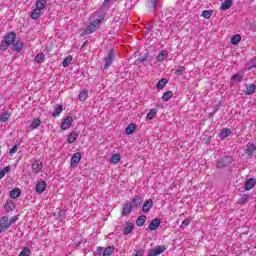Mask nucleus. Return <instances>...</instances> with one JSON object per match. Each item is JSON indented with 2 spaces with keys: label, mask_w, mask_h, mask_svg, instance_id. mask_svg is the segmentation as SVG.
I'll list each match as a JSON object with an SVG mask.
<instances>
[{
  "label": "nucleus",
  "mask_w": 256,
  "mask_h": 256,
  "mask_svg": "<svg viewBox=\"0 0 256 256\" xmlns=\"http://www.w3.org/2000/svg\"><path fill=\"white\" fill-rule=\"evenodd\" d=\"M41 125V119L35 118L30 124L31 129H37Z\"/></svg>",
  "instance_id": "38"
},
{
  "label": "nucleus",
  "mask_w": 256,
  "mask_h": 256,
  "mask_svg": "<svg viewBox=\"0 0 256 256\" xmlns=\"http://www.w3.org/2000/svg\"><path fill=\"white\" fill-rule=\"evenodd\" d=\"M45 59V54L43 53H40V54H37L34 58V62L35 63H41V61H43Z\"/></svg>",
  "instance_id": "42"
},
{
  "label": "nucleus",
  "mask_w": 256,
  "mask_h": 256,
  "mask_svg": "<svg viewBox=\"0 0 256 256\" xmlns=\"http://www.w3.org/2000/svg\"><path fill=\"white\" fill-rule=\"evenodd\" d=\"M101 251H103V247H98L97 253H101Z\"/></svg>",
  "instance_id": "55"
},
{
  "label": "nucleus",
  "mask_w": 256,
  "mask_h": 256,
  "mask_svg": "<svg viewBox=\"0 0 256 256\" xmlns=\"http://www.w3.org/2000/svg\"><path fill=\"white\" fill-rule=\"evenodd\" d=\"M231 81H235L236 83H241V81H243V75L235 74L232 76Z\"/></svg>",
  "instance_id": "40"
},
{
  "label": "nucleus",
  "mask_w": 256,
  "mask_h": 256,
  "mask_svg": "<svg viewBox=\"0 0 256 256\" xmlns=\"http://www.w3.org/2000/svg\"><path fill=\"white\" fill-rule=\"evenodd\" d=\"M134 229L133 224H129L124 228V235H129Z\"/></svg>",
  "instance_id": "44"
},
{
  "label": "nucleus",
  "mask_w": 256,
  "mask_h": 256,
  "mask_svg": "<svg viewBox=\"0 0 256 256\" xmlns=\"http://www.w3.org/2000/svg\"><path fill=\"white\" fill-rule=\"evenodd\" d=\"M0 155H1V148H0Z\"/></svg>",
  "instance_id": "59"
},
{
  "label": "nucleus",
  "mask_w": 256,
  "mask_h": 256,
  "mask_svg": "<svg viewBox=\"0 0 256 256\" xmlns=\"http://www.w3.org/2000/svg\"><path fill=\"white\" fill-rule=\"evenodd\" d=\"M231 135V129L226 128V129H222V131L220 132V139H227V137H229Z\"/></svg>",
  "instance_id": "27"
},
{
  "label": "nucleus",
  "mask_w": 256,
  "mask_h": 256,
  "mask_svg": "<svg viewBox=\"0 0 256 256\" xmlns=\"http://www.w3.org/2000/svg\"><path fill=\"white\" fill-rule=\"evenodd\" d=\"M47 5V0H37L36 2V9L43 11Z\"/></svg>",
  "instance_id": "24"
},
{
  "label": "nucleus",
  "mask_w": 256,
  "mask_h": 256,
  "mask_svg": "<svg viewBox=\"0 0 256 256\" xmlns=\"http://www.w3.org/2000/svg\"><path fill=\"white\" fill-rule=\"evenodd\" d=\"M78 137H79V134L77 132H71L68 135L67 141L68 143H73L74 141H77Z\"/></svg>",
  "instance_id": "29"
},
{
  "label": "nucleus",
  "mask_w": 256,
  "mask_h": 256,
  "mask_svg": "<svg viewBox=\"0 0 256 256\" xmlns=\"http://www.w3.org/2000/svg\"><path fill=\"white\" fill-rule=\"evenodd\" d=\"M152 207H153V200L152 199L146 200L142 207L143 213H149Z\"/></svg>",
  "instance_id": "14"
},
{
  "label": "nucleus",
  "mask_w": 256,
  "mask_h": 256,
  "mask_svg": "<svg viewBox=\"0 0 256 256\" xmlns=\"http://www.w3.org/2000/svg\"><path fill=\"white\" fill-rule=\"evenodd\" d=\"M159 225H161V219L159 218H155L153 219L149 225H148V229L150 231H157V229L159 228Z\"/></svg>",
  "instance_id": "7"
},
{
  "label": "nucleus",
  "mask_w": 256,
  "mask_h": 256,
  "mask_svg": "<svg viewBox=\"0 0 256 256\" xmlns=\"http://www.w3.org/2000/svg\"><path fill=\"white\" fill-rule=\"evenodd\" d=\"M79 163H81V154L79 152H76L71 157L70 167H77Z\"/></svg>",
  "instance_id": "4"
},
{
  "label": "nucleus",
  "mask_w": 256,
  "mask_h": 256,
  "mask_svg": "<svg viewBox=\"0 0 256 256\" xmlns=\"http://www.w3.org/2000/svg\"><path fill=\"white\" fill-rule=\"evenodd\" d=\"M94 15H99V11L94 12Z\"/></svg>",
  "instance_id": "56"
},
{
  "label": "nucleus",
  "mask_w": 256,
  "mask_h": 256,
  "mask_svg": "<svg viewBox=\"0 0 256 256\" xmlns=\"http://www.w3.org/2000/svg\"><path fill=\"white\" fill-rule=\"evenodd\" d=\"M45 189H47V183L45 181H40L36 184V193H44Z\"/></svg>",
  "instance_id": "13"
},
{
  "label": "nucleus",
  "mask_w": 256,
  "mask_h": 256,
  "mask_svg": "<svg viewBox=\"0 0 256 256\" xmlns=\"http://www.w3.org/2000/svg\"><path fill=\"white\" fill-rule=\"evenodd\" d=\"M63 111V105L57 104L56 108L52 112V117H59Z\"/></svg>",
  "instance_id": "22"
},
{
  "label": "nucleus",
  "mask_w": 256,
  "mask_h": 256,
  "mask_svg": "<svg viewBox=\"0 0 256 256\" xmlns=\"http://www.w3.org/2000/svg\"><path fill=\"white\" fill-rule=\"evenodd\" d=\"M161 253H165V246H158L154 250L149 251L147 256H157L161 255Z\"/></svg>",
  "instance_id": "11"
},
{
  "label": "nucleus",
  "mask_w": 256,
  "mask_h": 256,
  "mask_svg": "<svg viewBox=\"0 0 256 256\" xmlns=\"http://www.w3.org/2000/svg\"><path fill=\"white\" fill-rule=\"evenodd\" d=\"M202 17L204 19H211V17H213V10H204L202 12Z\"/></svg>",
  "instance_id": "36"
},
{
  "label": "nucleus",
  "mask_w": 256,
  "mask_h": 256,
  "mask_svg": "<svg viewBox=\"0 0 256 256\" xmlns=\"http://www.w3.org/2000/svg\"><path fill=\"white\" fill-rule=\"evenodd\" d=\"M73 61V56H67L63 62L62 65L63 67H69V65H71V62Z\"/></svg>",
  "instance_id": "39"
},
{
  "label": "nucleus",
  "mask_w": 256,
  "mask_h": 256,
  "mask_svg": "<svg viewBox=\"0 0 256 256\" xmlns=\"http://www.w3.org/2000/svg\"><path fill=\"white\" fill-rule=\"evenodd\" d=\"M189 223H191V220H189L188 218L184 219V221L180 225L181 229H185V227H188Z\"/></svg>",
  "instance_id": "47"
},
{
  "label": "nucleus",
  "mask_w": 256,
  "mask_h": 256,
  "mask_svg": "<svg viewBox=\"0 0 256 256\" xmlns=\"http://www.w3.org/2000/svg\"><path fill=\"white\" fill-rule=\"evenodd\" d=\"M15 221H16V218H11V220L9 221L10 225H13V223H15Z\"/></svg>",
  "instance_id": "54"
},
{
  "label": "nucleus",
  "mask_w": 256,
  "mask_h": 256,
  "mask_svg": "<svg viewBox=\"0 0 256 256\" xmlns=\"http://www.w3.org/2000/svg\"><path fill=\"white\" fill-rule=\"evenodd\" d=\"M17 39V34L15 32H8L0 44V51H7L10 45L15 43Z\"/></svg>",
  "instance_id": "2"
},
{
  "label": "nucleus",
  "mask_w": 256,
  "mask_h": 256,
  "mask_svg": "<svg viewBox=\"0 0 256 256\" xmlns=\"http://www.w3.org/2000/svg\"><path fill=\"white\" fill-rule=\"evenodd\" d=\"M252 69H256V63H255L253 66H250V67L248 68V71H251Z\"/></svg>",
  "instance_id": "53"
},
{
  "label": "nucleus",
  "mask_w": 256,
  "mask_h": 256,
  "mask_svg": "<svg viewBox=\"0 0 256 256\" xmlns=\"http://www.w3.org/2000/svg\"><path fill=\"white\" fill-rule=\"evenodd\" d=\"M10 169L11 168L9 166H7L0 171V180L3 179V177H5V175H7V173H9Z\"/></svg>",
  "instance_id": "43"
},
{
  "label": "nucleus",
  "mask_w": 256,
  "mask_h": 256,
  "mask_svg": "<svg viewBox=\"0 0 256 256\" xmlns=\"http://www.w3.org/2000/svg\"><path fill=\"white\" fill-rule=\"evenodd\" d=\"M169 53L167 50H162L156 57L157 61H165L166 57H168Z\"/></svg>",
  "instance_id": "26"
},
{
  "label": "nucleus",
  "mask_w": 256,
  "mask_h": 256,
  "mask_svg": "<svg viewBox=\"0 0 256 256\" xmlns=\"http://www.w3.org/2000/svg\"><path fill=\"white\" fill-rule=\"evenodd\" d=\"M156 116H157V109L152 108L147 114L146 119H148V121H152V119H155Z\"/></svg>",
  "instance_id": "28"
},
{
  "label": "nucleus",
  "mask_w": 256,
  "mask_h": 256,
  "mask_svg": "<svg viewBox=\"0 0 256 256\" xmlns=\"http://www.w3.org/2000/svg\"><path fill=\"white\" fill-rule=\"evenodd\" d=\"M117 55V52L115 50H110L107 57H106V62L104 64V70H107V68L110 66V65H113V60L115 59Z\"/></svg>",
  "instance_id": "3"
},
{
  "label": "nucleus",
  "mask_w": 256,
  "mask_h": 256,
  "mask_svg": "<svg viewBox=\"0 0 256 256\" xmlns=\"http://www.w3.org/2000/svg\"><path fill=\"white\" fill-rule=\"evenodd\" d=\"M183 73H185V66H179L175 70V75H183Z\"/></svg>",
  "instance_id": "45"
},
{
  "label": "nucleus",
  "mask_w": 256,
  "mask_h": 256,
  "mask_svg": "<svg viewBox=\"0 0 256 256\" xmlns=\"http://www.w3.org/2000/svg\"><path fill=\"white\" fill-rule=\"evenodd\" d=\"M0 233H3V230L0 228Z\"/></svg>",
  "instance_id": "58"
},
{
  "label": "nucleus",
  "mask_w": 256,
  "mask_h": 256,
  "mask_svg": "<svg viewBox=\"0 0 256 256\" xmlns=\"http://www.w3.org/2000/svg\"><path fill=\"white\" fill-rule=\"evenodd\" d=\"M233 5V0H225L220 8L222 9V11H227L228 9H231V6Z\"/></svg>",
  "instance_id": "19"
},
{
  "label": "nucleus",
  "mask_w": 256,
  "mask_h": 256,
  "mask_svg": "<svg viewBox=\"0 0 256 256\" xmlns=\"http://www.w3.org/2000/svg\"><path fill=\"white\" fill-rule=\"evenodd\" d=\"M132 209H133V203L126 202L122 207V215H124V217H127V215L131 213Z\"/></svg>",
  "instance_id": "9"
},
{
  "label": "nucleus",
  "mask_w": 256,
  "mask_h": 256,
  "mask_svg": "<svg viewBox=\"0 0 256 256\" xmlns=\"http://www.w3.org/2000/svg\"><path fill=\"white\" fill-rule=\"evenodd\" d=\"M19 150V145L15 144L9 151V155H15L17 151Z\"/></svg>",
  "instance_id": "46"
},
{
  "label": "nucleus",
  "mask_w": 256,
  "mask_h": 256,
  "mask_svg": "<svg viewBox=\"0 0 256 256\" xmlns=\"http://www.w3.org/2000/svg\"><path fill=\"white\" fill-rule=\"evenodd\" d=\"M87 97H89V92L87 90H82L78 95V99L82 103H85L87 101Z\"/></svg>",
  "instance_id": "18"
},
{
  "label": "nucleus",
  "mask_w": 256,
  "mask_h": 256,
  "mask_svg": "<svg viewBox=\"0 0 256 256\" xmlns=\"http://www.w3.org/2000/svg\"><path fill=\"white\" fill-rule=\"evenodd\" d=\"M29 255H31V249L29 247H24L19 254V256H29Z\"/></svg>",
  "instance_id": "41"
},
{
  "label": "nucleus",
  "mask_w": 256,
  "mask_h": 256,
  "mask_svg": "<svg viewBox=\"0 0 256 256\" xmlns=\"http://www.w3.org/2000/svg\"><path fill=\"white\" fill-rule=\"evenodd\" d=\"M9 227H11V222H9V218H7L6 216L2 217V219L0 220V229L2 231H7Z\"/></svg>",
  "instance_id": "6"
},
{
  "label": "nucleus",
  "mask_w": 256,
  "mask_h": 256,
  "mask_svg": "<svg viewBox=\"0 0 256 256\" xmlns=\"http://www.w3.org/2000/svg\"><path fill=\"white\" fill-rule=\"evenodd\" d=\"M4 209H6L7 211H13V209H15V203H13V201L11 200L7 201Z\"/></svg>",
  "instance_id": "35"
},
{
  "label": "nucleus",
  "mask_w": 256,
  "mask_h": 256,
  "mask_svg": "<svg viewBox=\"0 0 256 256\" xmlns=\"http://www.w3.org/2000/svg\"><path fill=\"white\" fill-rule=\"evenodd\" d=\"M136 130H137V125H135L134 123H131L126 128V135H133Z\"/></svg>",
  "instance_id": "21"
},
{
  "label": "nucleus",
  "mask_w": 256,
  "mask_h": 256,
  "mask_svg": "<svg viewBox=\"0 0 256 256\" xmlns=\"http://www.w3.org/2000/svg\"><path fill=\"white\" fill-rule=\"evenodd\" d=\"M239 43H241V35L236 34V35L232 36L231 44L232 45H239Z\"/></svg>",
  "instance_id": "34"
},
{
  "label": "nucleus",
  "mask_w": 256,
  "mask_h": 256,
  "mask_svg": "<svg viewBox=\"0 0 256 256\" xmlns=\"http://www.w3.org/2000/svg\"><path fill=\"white\" fill-rule=\"evenodd\" d=\"M247 199H249V196H247V194H243L242 201H247Z\"/></svg>",
  "instance_id": "52"
},
{
  "label": "nucleus",
  "mask_w": 256,
  "mask_h": 256,
  "mask_svg": "<svg viewBox=\"0 0 256 256\" xmlns=\"http://www.w3.org/2000/svg\"><path fill=\"white\" fill-rule=\"evenodd\" d=\"M256 91V85L255 84H250L249 86L246 87V95H253Z\"/></svg>",
  "instance_id": "32"
},
{
  "label": "nucleus",
  "mask_w": 256,
  "mask_h": 256,
  "mask_svg": "<svg viewBox=\"0 0 256 256\" xmlns=\"http://www.w3.org/2000/svg\"><path fill=\"white\" fill-rule=\"evenodd\" d=\"M133 203H134L135 207H139V205H141V199L134 198L133 199Z\"/></svg>",
  "instance_id": "48"
},
{
  "label": "nucleus",
  "mask_w": 256,
  "mask_h": 256,
  "mask_svg": "<svg viewBox=\"0 0 256 256\" xmlns=\"http://www.w3.org/2000/svg\"><path fill=\"white\" fill-rule=\"evenodd\" d=\"M11 119V112L6 111L0 115V123H7Z\"/></svg>",
  "instance_id": "16"
},
{
  "label": "nucleus",
  "mask_w": 256,
  "mask_h": 256,
  "mask_svg": "<svg viewBox=\"0 0 256 256\" xmlns=\"http://www.w3.org/2000/svg\"><path fill=\"white\" fill-rule=\"evenodd\" d=\"M256 151V146L253 143H248L246 145V150H245V154L247 155V157H251Z\"/></svg>",
  "instance_id": "10"
},
{
  "label": "nucleus",
  "mask_w": 256,
  "mask_h": 256,
  "mask_svg": "<svg viewBox=\"0 0 256 256\" xmlns=\"http://www.w3.org/2000/svg\"><path fill=\"white\" fill-rule=\"evenodd\" d=\"M138 61L139 63H145V61H147V57L140 58Z\"/></svg>",
  "instance_id": "51"
},
{
  "label": "nucleus",
  "mask_w": 256,
  "mask_h": 256,
  "mask_svg": "<svg viewBox=\"0 0 256 256\" xmlns=\"http://www.w3.org/2000/svg\"><path fill=\"white\" fill-rule=\"evenodd\" d=\"M72 123H73V118L71 116L66 117L61 123V129L63 131H67V129L71 127Z\"/></svg>",
  "instance_id": "5"
},
{
  "label": "nucleus",
  "mask_w": 256,
  "mask_h": 256,
  "mask_svg": "<svg viewBox=\"0 0 256 256\" xmlns=\"http://www.w3.org/2000/svg\"><path fill=\"white\" fill-rule=\"evenodd\" d=\"M168 83V81H167V79H165V78H162V79H160L159 81H158V83H157V85H156V87H157V89H163L164 87H165V85Z\"/></svg>",
  "instance_id": "37"
},
{
  "label": "nucleus",
  "mask_w": 256,
  "mask_h": 256,
  "mask_svg": "<svg viewBox=\"0 0 256 256\" xmlns=\"http://www.w3.org/2000/svg\"><path fill=\"white\" fill-rule=\"evenodd\" d=\"M255 184H256L255 178L248 179L244 184L245 191H251V189H253V187H255Z\"/></svg>",
  "instance_id": "12"
},
{
  "label": "nucleus",
  "mask_w": 256,
  "mask_h": 256,
  "mask_svg": "<svg viewBox=\"0 0 256 256\" xmlns=\"http://www.w3.org/2000/svg\"><path fill=\"white\" fill-rule=\"evenodd\" d=\"M13 51H16V53H19V51H21L23 49V43H21L20 41H14L13 44Z\"/></svg>",
  "instance_id": "25"
},
{
  "label": "nucleus",
  "mask_w": 256,
  "mask_h": 256,
  "mask_svg": "<svg viewBox=\"0 0 256 256\" xmlns=\"http://www.w3.org/2000/svg\"><path fill=\"white\" fill-rule=\"evenodd\" d=\"M230 163H231V157L228 156L225 159L218 161L217 167L219 169H223V167H227V165H229Z\"/></svg>",
  "instance_id": "15"
},
{
  "label": "nucleus",
  "mask_w": 256,
  "mask_h": 256,
  "mask_svg": "<svg viewBox=\"0 0 256 256\" xmlns=\"http://www.w3.org/2000/svg\"><path fill=\"white\" fill-rule=\"evenodd\" d=\"M30 17L33 19V21H37V19L41 17V10H39V8H35L32 10Z\"/></svg>",
  "instance_id": "20"
},
{
  "label": "nucleus",
  "mask_w": 256,
  "mask_h": 256,
  "mask_svg": "<svg viewBox=\"0 0 256 256\" xmlns=\"http://www.w3.org/2000/svg\"><path fill=\"white\" fill-rule=\"evenodd\" d=\"M19 197H21V189L14 188L13 190L10 191L11 199H19Z\"/></svg>",
  "instance_id": "17"
},
{
  "label": "nucleus",
  "mask_w": 256,
  "mask_h": 256,
  "mask_svg": "<svg viewBox=\"0 0 256 256\" xmlns=\"http://www.w3.org/2000/svg\"><path fill=\"white\" fill-rule=\"evenodd\" d=\"M43 169V162L41 160H36L32 164V171L33 173H41Z\"/></svg>",
  "instance_id": "8"
},
{
  "label": "nucleus",
  "mask_w": 256,
  "mask_h": 256,
  "mask_svg": "<svg viewBox=\"0 0 256 256\" xmlns=\"http://www.w3.org/2000/svg\"><path fill=\"white\" fill-rule=\"evenodd\" d=\"M121 161V155L120 154H113L110 158V163L113 165H117Z\"/></svg>",
  "instance_id": "31"
},
{
  "label": "nucleus",
  "mask_w": 256,
  "mask_h": 256,
  "mask_svg": "<svg viewBox=\"0 0 256 256\" xmlns=\"http://www.w3.org/2000/svg\"><path fill=\"white\" fill-rule=\"evenodd\" d=\"M156 106H157V107H161V104H157Z\"/></svg>",
  "instance_id": "57"
},
{
  "label": "nucleus",
  "mask_w": 256,
  "mask_h": 256,
  "mask_svg": "<svg viewBox=\"0 0 256 256\" xmlns=\"http://www.w3.org/2000/svg\"><path fill=\"white\" fill-rule=\"evenodd\" d=\"M172 97H173V91H166L162 95V101H165V102L170 101Z\"/></svg>",
  "instance_id": "30"
},
{
  "label": "nucleus",
  "mask_w": 256,
  "mask_h": 256,
  "mask_svg": "<svg viewBox=\"0 0 256 256\" xmlns=\"http://www.w3.org/2000/svg\"><path fill=\"white\" fill-rule=\"evenodd\" d=\"M152 7L155 9L157 7V0H151Z\"/></svg>",
  "instance_id": "49"
},
{
  "label": "nucleus",
  "mask_w": 256,
  "mask_h": 256,
  "mask_svg": "<svg viewBox=\"0 0 256 256\" xmlns=\"http://www.w3.org/2000/svg\"><path fill=\"white\" fill-rule=\"evenodd\" d=\"M135 256H143V250H138Z\"/></svg>",
  "instance_id": "50"
},
{
  "label": "nucleus",
  "mask_w": 256,
  "mask_h": 256,
  "mask_svg": "<svg viewBox=\"0 0 256 256\" xmlns=\"http://www.w3.org/2000/svg\"><path fill=\"white\" fill-rule=\"evenodd\" d=\"M147 221V216H139L136 220L137 227H143L145 225V222Z\"/></svg>",
  "instance_id": "23"
},
{
  "label": "nucleus",
  "mask_w": 256,
  "mask_h": 256,
  "mask_svg": "<svg viewBox=\"0 0 256 256\" xmlns=\"http://www.w3.org/2000/svg\"><path fill=\"white\" fill-rule=\"evenodd\" d=\"M105 13H101L98 15V18L92 21L86 28L83 30V35H91V33H95L97 29L101 28V23L105 19Z\"/></svg>",
  "instance_id": "1"
},
{
  "label": "nucleus",
  "mask_w": 256,
  "mask_h": 256,
  "mask_svg": "<svg viewBox=\"0 0 256 256\" xmlns=\"http://www.w3.org/2000/svg\"><path fill=\"white\" fill-rule=\"evenodd\" d=\"M113 251H115V247L108 246L102 253V256H111L113 255Z\"/></svg>",
  "instance_id": "33"
}]
</instances>
